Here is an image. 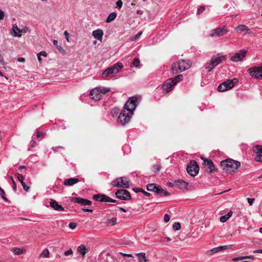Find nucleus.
Instances as JSON below:
<instances>
[{
    "instance_id": "nucleus-1",
    "label": "nucleus",
    "mask_w": 262,
    "mask_h": 262,
    "mask_svg": "<svg viewBox=\"0 0 262 262\" xmlns=\"http://www.w3.org/2000/svg\"><path fill=\"white\" fill-rule=\"evenodd\" d=\"M140 101L141 98L136 96L130 97L126 101L123 110L122 111L117 119L118 122L121 125H125L129 122L134 110Z\"/></svg>"
},
{
    "instance_id": "nucleus-2",
    "label": "nucleus",
    "mask_w": 262,
    "mask_h": 262,
    "mask_svg": "<svg viewBox=\"0 0 262 262\" xmlns=\"http://www.w3.org/2000/svg\"><path fill=\"white\" fill-rule=\"evenodd\" d=\"M221 166L223 170L231 173L235 172L237 169L241 166V163L238 161L228 159L222 161L221 162Z\"/></svg>"
},
{
    "instance_id": "nucleus-3",
    "label": "nucleus",
    "mask_w": 262,
    "mask_h": 262,
    "mask_svg": "<svg viewBox=\"0 0 262 262\" xmlns=\"http://www.w3.org/2000/svg\"><path fill=\"white\" fill-rule=\"evenodd\" d=\"M183 76L182 74H179L174 78L167 79L163 84L162 89L165 93L169 92L173 86L180 81L183 79Z\"/></svg>"
},
{
    "instance_id": "nucleus-4",
    "label": "nucleus",
    "mask_w": 262,
    "mask_h": 262,
    "mask_svg": "<svg viewBox=\"0 0 262 262\" xmlns=\"http://www.w3.org/2000/svg\"><path fill=\"white\" fill-rule=\"evenodd\" d=\"M123 67V64L121 63H117L114 64L113 66L108 68L103 72L102 74L103 78H106L110 74H114L118 73Z\"/></svg>"
},
{
    "instance_id": "nucleus-5",
    "label": "nucleus",
    "mask_w": 262,
    "mask_h": 262,
    "mask_svg": "<svg viewBox=\"0 0 262 262\" xmlns=\"http://www.w3.org/2000/svg\"><path fill=\"white\" fill-rule=\"evenodd\" d=\"M112 185L116 187L128 188L129 187V182L127 178L125 177L115 179L112 183Z\"/></svg>"
},
{
    "instance_id": "nucleus-6",
    "label": "nucleus",
    "mask_w": 262,
    "mask_h": 262,
    "mask_svg": "<svg viewBox=\"0 0 262 262\" xmlns=\"http://www.w3.org/2000/svg\"><path fill=\"white\" fill-rule=\"evenodd\" d=\"M238 80L236 78L233 79H228L226 81L220 84L217 88V90L220 92H225L229 90L234 85L235 83L237 82Z\"/></svg>"
},
{
    "instance_id": "nucleus-7",
    "label": "nucleus",
    "mask_w": 262,
    "mask_h": 262,
    "mask_svg": "<svg viewBox=\"0 0 262 262\" xmlns=\"http://www.w3.org/2000/svg\"><path fill=\"white\" fill-rule=\"evenodd\" d=\"M199 171V167L197 163L194 161H190L187 167L188 173L192 177L196 176Z\"/></svg>"
},
{
    "instance_id": "nucleus-8",
    "label": "nucleus",
    "mask_w": 262,
    "mask_h": 262,
    "mask_svg": "<svg viewBox=\"0 0 262 262\" xmlns=\"http://www.w3.org/2000/svg\"><path fill=\"white\" fill-rule=\"evenodd\" d=\"M248 73L256 79H262V67H253L249 68Z\"/></svg>"
},
{
    "instance_id": "nucleus-9",
    "label": "nucleus",
    "mask_w": 262,
    "mask_h": 262,
    "mask_svg": "<svg viewBox=\"0 0 262 262\" xmlns=\"http://www.w3.org/2000/svg\"><path fill=\"white\" fill-rule=\"evenodd\" d=\"M226 59L225 56L221 53H219L212 56L210 60V64L213 67H216L220 63L223 62Z\"/></svg>"
},
{
    "instance_id": "nucleus-10",
    "label": "nucleus",
    "mask_w": 262,
    "mask_h": 262,
    "mask_svg": "<svg viewBox=\"0 0 262 262\" xmlns=\"http://www.w3.org/2000/svg\"><path fill=\"white\" fill-rule=\"evenodd\" d=\"M247 54V51L242 49L236 52L231 58L230 60L234 62L241 61L245 57Z\"/></svg>"
},
{
    "instance_id": "nucleus-11",
    "label": "nucleus",
    "mask_w": 262,
    "mask_h": 262,
    "mask_svg": "<svg viewBox=\"0 0 262 262\" xmlns=\"http://www.w3.org/2000/svg\"><path fill=\"white\" fill-rule=\"evenodd\" d=\"M202 159L203 160V164L204 165L205 168H206V171L207 173H212L216 170L215 165L212 161L205 158H202Z\"/></svg>"
},
{
    "instance_id": "nucleus-12",
    "label": "nucleus",
    "mask_w": 262,
    "mask_h": 262,
    "mask_svg": "<svg viewBox=\"0 0 262 262\" xmlns=\"http://www.w3.org/2000/svg\"><path fill=\"white\" fill-rule=\"evenodd\" d=\"M116 197L122 200H129L131 196L129 192L125 189H120L115 193Z\"/></svg>"
},
{
    "instance_id": "nucleus-13",
    "label": "nucleus",
    "mask_w": 262,
    "mask_h": 262,
    "mask_svg": "<svg viewBox=\"0 0 262 262\" xmlns=\"http://www.w3.org/2000/svg\"><path fill=\"white\" fill-rule=\"evenodd\" d=\"M71 201L73 203L80 204L82 205L89 206L92 204V202L79 197H73L71 199Z\"/></svg>"
},
{
    "instance_id": "nucleus-14",
    "label": "nucleus",
    "mask_w": 262,
    "mask_h": 262,
    "mask_svg": "<svg viewBox=\"0 0 262 262\" xmlns=\"http://www.w3.org/2000/svg\"><path fill=\"white\" fill-rule=\"evenodd\" d=\"M235 30L238 33H242L245 34H251L252 32L249 28L244 25H239L235 28Z\"/></svg>"
},
{
    "instance_id": "nucleus-15",
    "label": "nucleus",
    "mask_w": 262,
    "mask_h": 262,
    "mask_svg": "<svg viewBox=\"0 0 262 262\" xmlns=\"http://www.w3.org/2000/svg\"><path fill=\"white\" fill-rule=\"evenodd\" d=\"M227 32L225 28H218L213 30L210 34L211 37L221 36Z\"/></svg>"
},
{
    "instance_id": "nucleus-16",
    "label": "nucleus",
    "mask_w": 262,
    "mask_h": 262,
    "mask_svg": "<svg viewBox=\"0 0 262 262\" xmlns=\"http://www.w3.org/2000/svg\"><path fill=\"white\" fill-rule=\"evenodd\" d=\"M231 245L229 246H221L217 247L214 248L212 249L211 250H208L207 251V254L209 255H211L213 254L216 253L217 252H219L220 251L226 250L228 249L229 247H231Z\"/></svg>"
},
{
    "instance_id": "nucleus-17",
    "label": "nucleus",
    "mask_w": 262,
    "mask_h": 262,
    "mask_svg": "<svg viewBox=\"0 0 262 262\" xmlns=\"http://www.w3.org/2000/svg\"><path fill=\"white\" fill-rule=\"evenodd\" d=\"M90 98L94 100L97 101L101 98L97 87L93 89L90 93Z\"/></svg>"
},
{
    "instance_id": "nucleus-18",
    "label": "nucleus",
    "mask_w": 262,
    "mask_h": 262,
    "mask_svg": "<svg viewBox=\"0 0 262 262\" xmlns=\"http://www.w3.org/2000/svg\"><path fill=\"white\" fill-rule=\"evenodd\" d=\"M50 206L54 210L58 211H64V208L54 200H51L50 201Z\"/></svg>"
},
{
    "instance_id": "nucleus-19",
    "label": "nucleus",
    "mask_w": 262,
    "mask_h": 262,
    "mask_svg": "<svg viewBox=\"0 0 262 262\" xmlns=\"http://www.w3.org/2000/svg\"><path fill=\"white\" fill-rule=\"evenodd\" d=\"M178 62L180 66V71L181 72L185 71L190 67V63L189 61H186L185 60H181Z\"/></svg>"
},
{
    "instance_id": "nucleus-20",
    "label": "nucleus",
    "mask_w": 262,
    "mask_h": 262,
    "mask_svg": "<svg viewBox=\"0 0 262 262\" xmlns=\"http://www.w3.org/2000/svg\"><path fill=\"white\" fill-rule=\"evenodd\" d=\"M12 35L13 37H20L21 36V33L23 32V30H20L17 25L13 24L12 25Z\"/></svg>"
},
{
    "instance_id": "nucleus-21",
    "label": "nucleus",
    "mask_w": 262,
    "mask_h": 262,
    "mask_svg": "<svg viewBox=\"0 0 262 262\" xmlns=\"http://www.w3.org/2000/svg\"><path fill=\"white\" fill-rule=\"evenodd\" d=\"M103 35V32L101 29H97L96 30H94L92 32L93 36L97 39V40L101 41L102 40V36Z\"/></svg>"
},
{
    "instance_id": "nucleus-22",
    "label": "nucleus",
    "mask_w": 262,
    "mask_h": 262,
    "mask_svg": "<svg viewBox=\"0 0 262 262\" xmlns=\"http://www.w3.org/2000/svg\"><path fill=\"white\" fill-rule=\"evenodd\" d=\"M160 186L153 183L149 184L146 186V189L148 191H153L157 194L158 193L159 191V190H160Z\"/></svg>"
},
{
    "instance_id": "nucleus-23",
    "label": "nucleus",
    "mask_w": 262,
    "mask_h": 262,
    "mask_svg": "<svg viewBox=\"0 0 262 262\" xmlns=\"http://www.w3.org/2000/svg\"><path fill=\"white\" fill-rule=\"evenodd\" d=\"M79 181V180L77 178H69L64 180L63 184L65 186H70L77 183Z\"/></svg>"
},
{
    "instance_id": "nucleus-24",
    "label": "nucleus",
    "mask_w": 262,
    "mask_h": 262,
    "mask_svg": "<svg viewBox=\"0 0 262 262\" xmlns=\"http://www.w3.org/2000/svg\"><path fill=\"white\" fill-rule=\"evenodd\" d=\"M107 196L104 194H96L93 196V199L96 201L106 202Z\"/></svg>"
},
{
    "instance_id": "nucleus-25",
    "label": "nucleus",
    "mask_w": 262,
    "mask_h": 262,
    "mask_svg": "<svg viewBox=\"0 0 262 262\" xmlns=\"http://www.w3.org/2000/svg\"><path fill=\"white\" fill-rule=\"evenodd\" d=\"M77 252L79 253L82 257H84L86 253L88 252V249L84 245H80L77 248Z\"/></svg>"
},
{
    "instance_id": "nucleus-26",
    "label": "nucleus",
    "mask_w": 262,
    "mask_h": 262,
    "mask_svg": "<svg viewBox=\"0 0 262 262\" xmlns=\"http://www.w3.org/2000/svg\"><path fill=\"white\" fill-rule=\"evenodd\" d=\"M171 72L173 75L181 72V71H180V66L179 65L178 62H174L172 64Z\"/></svg>"
},
{
    "instance_id": "nucleus-27",
    "label": "nucleus",
    "mask_w": 262,
    "mask_h": 262,
    "mask_svg": "<svg viewBox=\"0 0 262 262\" xmlns=\"http://www.w3.org/2000/svg\"><path fill=\"white\" fill-rule=\"evenodd\" d=\"M136 255L138 257L139 262H146L148 261V259L146 257L145 253L144 252L137 253Z\"/></svg>"
},
{
    "instance_id": "nucleus-28",
    "label": "nucleus",
    "mask_w": 262,
    "mask_h": 262,
    "mask_svg": "<svg viewBox=\"0 0 262 262\" xmlns=\"http://www.w3.org/2000/svg\"><path fill=\"white\" fill-rule=\"evenodd\" d=\"M117 223V218L113 217L111 219H107L105 222V224L106 226H113L115 225Z\"/></svg>"
},
{
    "instance_id": "nucleus-29",
    "label": "nucleus",
    "mask_w": 262,
    "mask_h": 262,
    "mask_svg": "<svg viewBox=\"0 0 262 262\" xmlns=\"http://www.w3.org/2000/svg\"><path fill=\"white\" fill-rule=\"evenodd\" d=\"M232 211L231 210L229 211L227 214L220 217V221L222 223H225L226 221H227V220L229 219V217L232 215Z\"/></svg>"
},
{
    "instance_id": "nucleus-30",
    "label": "nucleus",
    "mask_w": 262,
    "mask_h": 262,
    "mask_svg": "<svg viewBox=\"0 0 262 262\" xmlns=\"http://www.w3.org/2000/svg\"><path fill=\"white\" fill-rule=\"evenodd\" d=\"M97 88L98 89V91L99 92L101 97H102V95L105 94L107 92L110 91V89L109 88L99 86V87H97Z\"/></svg>"
},
{
    "instance_id": "nucleus-31",
    "label": "nucleus",
    "mask_w": 262,
    "mask_h": 262,
    "mask_svg": "<svg viewBox=\"0 0 262 262\" xmlns=\"http://www.w3.org/2000/svg\"><path fill=\"white\" fill-rule=\"evenodd\" d=\"M246 258H249V259H254V256H239V257H234V258H233L232 259V260L233 261H239V260H243L244 259H246Z\"/></svg>"
},
{
    "instance_id": "nucleus-32",
    "label": "nucleus",
    "mask_w": 262,
    "mask_h": 262,
    "mask_svg": "<svg viewBox=\"0 0 262 262\" xmlns=\"http://www.w3.org/2000/svg\"><path fill=\"white\" fill-rule=\"evenodd\" d=\"M117 17V13L116 12L111 13L106 18V21L110 23L114 20Z\"/></svg>"
},
{
    "instance_id": "nucleus-33",
    "label": "nucleus",
    "mask_w": 262,
    "mask_h": 262,
    "mask_svg": "<svg viewBox=\"0 0 262 262\" xmlns=\"http://www.w3.org/2000/svg\"><path fill=\"white\" fill-rule=\"evenodd\" d=\"M11 251L15 255H19L23 253V250L18 248H13L11 249Z\"/></svg>"
},
{
    "instance_id": "nucleus-34",
    "label": "nucleus",
    "mask_w": 262,
    "mask_h": 262,
    "mask_svg": "<svg viewBox=\"0 0 262 262\" xmlns=\"http://www.w3.org/2000/svg\"><path fill=\"white\" fill-rule=\"evenodd\" d=\"M253 151L256 154H262V146L257 145L254 146L253 148Z\"/></svg>"
},
{
    "instance_id": "nucleus-35",
    "label": "nucleus",
    "mask_w": 262,
    "mask_h": 262,
    "mask_svg": "<svg viewBox=\"0 0 262 262\" xmlns=\"http://www.w3.org/2000/svg\"><path fill=\"white\" fill-rule=\"evenodd\" d=\"M49 253H50V252H49V251L48 250V249H46L40 254V257H43V258L47 257L49 256Z\"/></svg>"
},
{
    "instance_id": "nucleus-36",
    "label": "nucleus",
    "mask_w": 262,
    "mask_h": 262,
    "mask_svg": "<svg viewBox=\"0 0 262 262\" xmlns=\"http://www.w3.org/2000/svg\"><path fill=\"white\" fill-rule=\"evenodd\" d=\"M142 32H141V31L137 33L136 34H135L134 36H132L130 38V40L132 41H135V40L138 39L140 38V37L141 36V35H142Z\"/></svg>"
},
{
    "instance_id": "nucleus-37",
    "label": "nucleus",
    "mask_w": 262,
    "mask_h": 262,
    "mask_svg": "<svg viewBox=\"0 0 262 262\" xmlns=\"http://www.w3.org/2000/svg\"><path fill=\"white\" fill-rule=\"evenodd\" d=\"M0 195L2 198L6 202H8V200L5 196V192L4 190L0 187Z\"/></svg>"
},
{
    "instance_id": "nucleus-38",
    "label": "nucleus",
    "mask_w": 262,
    "mask_h": 262,
    "mask_svg": "<svg viewBox=\"0 0 262 262\" xmlns=\"http://www.w3.org/2000/svg\"><path fill=\"white\" fill-rule=\"evenodd\" d=\"M161 165L160 164H157L153 166V170L155 173L159 172L161 168Z\"/></svg>"
},
{
    "instance_id": "nucleus-39",
    "label": "nucleus",
    "mask_w": 262,
    "mask_h": 262,
    "mask_svg": "<svg viewBox=\"0 0 262 262\" xmlns=\"http://www.w3.org/2000/svg\"><path fill=\"white\" fill-rule=\"evenodd\" d=\"M176 183H177V184L184 187L188 185V183H186L185 181L182 180H179L176 181Z\"/></svg>"
},
{
    "instance_id": "nucleus-40",
    "label": "nucleus",
    "mask_w": 262,
    "mask_h": 262,
    "mask_svg": "<svg viewBox=\"0 0 262 262\" xmlns=\"http://www.w3.org/2000/svg\"><path fill=\"white\" fill-rule=\"evenodd\" d=\"M140 60H139V59L135 58L133 62V65L134 67L138 68L140 66Z\"/></svg>"
},
{
    "instance_id": "nucleus-41",
    "label": "nucleus",
    "mask_w": 262,
    "mask_h": 262,
    "mask_svg": "<svg viewBox=\"0 0 262 262\" xmlns=\"http://www.w3.org/2000/svg\"><path fill=\"white\" fill-rule=\"evenodd\" d=\"M181 224L179 222L175 223L173 225V229L174 230H179L181 229Z\"/></svg>"
},
{
    "instance_id": "nucleus-42",
    "label": "nucleus",
    "mask_w": 262,
    "mask_h": 262,
    "mask_svg": "<svg viewBox=\"0 0 262 262\" xmlns=\"http://www.w3.org/2000/svg\"><path fill=\"white\" fill-rule=\"evenodd\" d=\"M255 160L257 162H260L262 163V154H256V156L255 157Z\"/></svg>"
},
{
    "instance_id": "nucleus-43",
    "label": "nucleus",
    "mask_w": 262,
    "mask_h": 262,
    "mask_svg": "<svg viewBox=\"0 0 262 262\" xmlns=\"http://www.w3.org/2000/svg\"><path fill=\"white\" fill-rule=\"evenodd\" d=\"M53 45L56 47V48L59 50L61 51L63 50L61 46L58 45V41L54 39L53 40Z\"/></svg>"
},
{
    "instance_id": "nucleus-44",
    "label": "nucleus",
    "mask_w": 262,
    "mask_h": 262,
    "mask_svg": "<svg viewBox=\"0 0 262 262\" xmlns=\"http://www.w3.org/2000/svg\"><path fill=\"white\" fill-rule=\"evenodd\" d=\"M159 191L158 194H163L165 196L169 194V192H168L167 191L162 189L161 187L160 190H159Z\"/></svg>"
},
{
    "instance_id": "nucleus-45",
    "label": "nucleus",
    "mask_w": 262,
    "mask_h": 262,
    "mask_svg": "<svg viewBox=\"0 0 262 262\" xmlns=\"http://www.w3.org/2000/svg\"><path fill=\"white\" fill-rule=\"evenodd\" d=\"M16 175L17 176V179L18 180H19V181L20 182V183L21 184L22 183V182H24V180L25 179V178L21 174H20L19 173H17L16 174Z\"/></svg>"
},
{
    "instance_id": "nucleus-46",
    "label": "nucleus",
    "mask_w": 262,
    "mask_h": 262,
    "mask_svg": "<svg viewBox=\"0 0 262 262\" xmlns=\"http://www.w3.org/2000/svg\"><path fill=\"white\" fill-rule=\"evenodd\" d=\"M205 69L208 70V72H211L212 70L215 67H213L212 65L210 64V63L209 64H206L205 66Z\"/></svg>"
},
{
    "instance_id": "nucleus-47",
    "label": "nucleus",
    "mask_w": 262,
    "mask_h": 262,
    "mask_svg": "<svg viewBox=\"0 0 262 262\" xmlns=\"http://www.w3.org/2000/svg\"><path fill=\"white\" fill-rule=\"evenodd\" d=\"M205 10V8L204 6H200L197 10V14H200L203 12L204 10Z\"/></svg>"
},
{
    "instance_id": "nucleus-48",
    "label": "nucleus",
    "mask_w": 262,
    "mask_h": 262,
    "mask_svg": "<svg viewBox=\"0 0 262 262\" xmlns=\"http://www.w3.org/2000/svg\"><path fill=\"white\" fill-rule=\"evenodd\" d=\"M123 3L121 0H118L116 2V8L120 9L122 7Z\"/></svg>"
},
{
    "instance_id": "nucleus-49",
    "label": "nucleus",
    "mask_w": 262,
    "mask_h": 262,
    "mask_svg": "<svg viewBox=\"0 0 262 262\" xmlns=\"http://www.w3.org/2000/svg\"><path fill=\"white\" fill-rule=\"evenodd\" d=\"M77 226V224L75 223L71 222L69 224V227L72 230L75 229Z\"/></svg>"
},
{
    "instance_id": "nucleus-50",
    "label": "nucleus",
    "mask_w": 262,
    "mask_h": 262,
    "mask_svg": "<svg viewBox=\"0 0 262 262\" xmlns=\"http://www.w3.org/2000/svg\"><path fill=\"white\" fill-rule=\"evenodd\" d=\"M21 184L25 191H26L27 192L29 191L30 189L29 186H27L24 182H22V183Z\"/></svg>"
},
{
    "instance_id": "nucleus-51",
    "label": "nucleus",
    "mask_w": 262,
    "mask_h": 262,
    "mask_svg": "<svg viewBox=\"0 0 262 262\" xmlns=\"http://www.w3.org/2000/svg\"><path fill=\"white\" fill-rule=\"evenodd\" d=\"M10 179H11V180L12 181V184H13V190L16 191V183L14 180V179L12 177H10Z\"/></svg>"
},
{
    "instance_id": "nucleus-52",
    "label": "nucleus",
    "mask_w": 262,
    "mask_h": 262,
    "mask_svg": "<svg viewBox=\"0 0 262 262\" xmlns=\"http://www.w3.org/2000/svg\"><path fill=\"white\" fill-rule=\"evenodd\" d=\"M135 192H138V191H140V192H142L145 196H149L150 194L143 190H142V189H138V191H135Z\"/></svg>"
},
{
    "instance_id": "nucleus-53",
    "label": "nucleus",
    "mask_w": 262,
    "mask_h": 262,
    "mask_svg": "<svg viewBox=\"0 0 262 262\" xmlns=\"http://www.w3.org/2000/svg\"><path fill=\"white\" fill-rule=\"evenodd\" d=\"M73 251L71 249L68 250V251H66L64 253L65 256H68L69 255H72L73 254Z\"/></svg>"
},
{
    "instance_id": "nucleus-54",
    "label": "nucleus",
    "mask_w": 262,
    "mask_h": 262,
    "mask_svg": "<svg viewBox=\"0 0 262 262\" xmlns=\"http://www.w3.org/2000/svg\"><path fill=\"white\" fill-rule=\"evenodd\" d=\"M170 216L169 215H168L167 214H166L164 215V220L165 222H168L170 220Z\"/></svg>"
},
{
    "instance_id": "nucleus-55",
    "label": "nucleus",
    "mask_w": 262,
    "mask_h": 262,
    "mask_svg": "<svg viewBox=\"0 0 262 262\" xmlns=\"http://www.w3.org/2000/svg\"><path fill=\"white\" fill-rule=\"evenodd\" d=\"M45 136V134L41 132H37L36 133V136L37 138L42 137Z\"/></svg>"
},
{
    "instance_id": "nucleus-56",
    "label": "nucleus",
    "mask_w": 262,
    "mask_h": 262,
    "mask_svg": "<svg viewBox=\"0 0 262 262\" xmlns=\"http://www.w3.org/2000/svg\"><path fill=\"white\" fill-rule=\"evenodd\" d=\"M106 202H111V203H116V201L115 200L112 199V198H110L109 196H107L106 198Z\"/></svg>"
},
{
    "instance_id": "nucleus-57",
    "label": "nucleus",
    "mask_w": 262,
    "mask_h": 262,
    "mask_svg": "<svg viewBox=\"0 0 262 262\" xmlns=\"http://www.w3.org/2000/svg\"><path fill=\"white\" fill-rule=\"evenodd\" d=\"M64 35L65 36V38L68 42H69V33L67 31H65L64 32Z\"/></svg>"
},
{
    "instance_id": "nucleus-58",
    "label": "nucleus",
    "mask_w": 262,
    "mask_h": 262,
    "mask_svg": "<svg viewBox=\"0 0 262 262\" xmlns=\"http://www.w3.org/2000/svg\"><path fill=\"white\" fill-rule=\"evenodd\" d=\"M248 202L250 205H252L254 201V199L248 198L247 199Z\"/></svg>"
},
{
    "instance_id": "nucleus-59",
    "label": "nucleus",
    "mask_w": 262,
    "mask_h": 262,
    "mask_svg": "<svg viewBox=\"0 0 262 262\" xmlns=\"http://www.w3.org/2000/svg\"><path fill=\"white\" fill-rule=\"evenodd\" d=\"M5 16L4 12L0 9V20L4 19Z\"/></svg>"
},
{
    "instance_id": "nucleus-60",
    "label": "nucleus",
    "mask_w": 262,
    "mask_h": 262,
    "mask_svg": "<svg viewBox=\"0 0 262 262\" xmlns=\"http://www.w3.org/2000/svg\"><path fill=\"white\" fill-rule=\"evenodd\" d=\"M120 254H121L123 256H127V257H133V255L131 254H125V253H122V252H120Z\"/></svg>"
},
{
    "instance_id": "nucleus-61",
    "label": "nucleus",
    "mask_w": 262,
    "mask_h": 262,
    "mask_svg": "<svg viewBox=\"0 0 262 262\" xmlns=\"http://www.w3.org/2000/svg\"><path fill=\"white\" fill-rule=\"evenodd\" d=\"M59 148H63V147L60 146H55V147H53V148H52L53 150L54 151H58V149Z\"/></svg>"
},
{
    "instance_id": "nucleus-62",
    "label": "nucleus",
    "mask_w": 262,
    "mask_h": 262,
    "mask_svg": "<svg viewBox=\"0 0 262 262\" xmlns=\"http://www.w3.org/2000/svg\"><path fill=\"white\" fill-rule=\"evenodd\" d=\"M38 54L40 55H42L44 57H47V53L45 52V51H41L40 52H39L38 53Z\"/></svg>"
},
{
    "instance_id": "nucleus-63",
    "label": "nucleus",
    "mask_w": 262,
    "mask_h": 262,
    "mask_svg": "<svg viewBox=\"0 0 262 262\" xmlns=\"http://www.w3.org/2000/svg\"><path fill=\"white\" fill-rule=\"evenodd\" d=\"M0 63L3 64V65H5V63L4 61V59H3V56L1 55V54H0Z\"/></svg>"
},
{
    "instance_id": "nucleus-64",
    "label": "nucleus",
    "mask_w": 262,
    "mask_h": 262,
    "mask_svg": "<svg viewBox=\"0 0 262 262\" xmlns=\"http://www.w3.org/2000/svg\"><path fill=\"white\" fill-rule=\"evenodd\" d=\"M17 60L18 61V62H24L25 61V59L24 58H23V57H19L17 59Z\"/></svg>"
}]
</instances>
